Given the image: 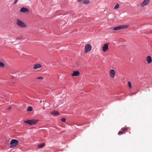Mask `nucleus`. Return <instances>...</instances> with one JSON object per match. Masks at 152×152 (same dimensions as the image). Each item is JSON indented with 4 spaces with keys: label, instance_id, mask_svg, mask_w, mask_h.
<instances>
[{
    "label": "nucleus",
    "instance_id": "nucleus-1",
    "mask_svg": "<svg viewBox=\"0 0 152 152\" xmlns=\"http://www.w3.org/2000/svg\"><path fill=\"white\" fill-rule=\"evenodd\" d=\"M38 121V119H32L24 121V122L29 125H33L36 124Z\"/></svg>",
    "mask_w": 152,
    "mask_h": 152
},
{
    "label": "nucleus",
    "instance_id": "nucleus-2",
    "mask_svg": "<svg viewBox=\"0 0 152 152\" xmlns=\"http://www.w3.org/2000/svg\"><path fill=\"white\" fill-rule=\"evenodd\" d=\"M18 142L19 141L18 140L15 139L12 140L10 142V148H13L16 146L18 144Z\"/></svg>",
    "mask_w": 152,
    "mask_h": 152
},
{
    "label": "nucleus",
    "instance_id": "nucleus-3",
    "mask_svg": "<svg viewBox=\"0 0 152 152\" xmlns=\"http://www.w3.org/2000/svg\"><path fill=\"white\" fill-rule=\"evenodd\" d=\"M16 24L18 26L24 28L26 27V24L24 22L18 19L17 20Z\"/></svg>",
    "mask_w": 152,
    "mask_h": 152
},
{
    "label": "nucleus",
    "instance_id": "nucleus-4",
    "mask_svg": "<svg viewBox=\"0 0 152 152\" xmlns=\"http://www.w3.org/2000/svg\"><path fill=\"white\" fill-rule=\"evenodd\" d=\"M128 27V26L127 25H121L120 26H117L115 27L113 29L114 30H118L120 29H123L124 28H127Z\"/></svg>",
    "mask_w": 152,
    "mask_h": 152
},
{
    "label": "nucleus",
    "instance_id": "nucleus-5",
    "mask_svg": "<svg viewBox=\"0 0 152 152\" xmlns=\"http://www.w3.org/2000/svg\"><path fill=\"white\" fill-rule=\"evenodd\" d=\"M92 47L91 45L89 44L86 45L85 46V52L87 53L91 51V50Z\"/></svg>",
    "mask_w": 152,
    "mask_h": 152
},
{
    "label": "nucleus",
    "instance_id": "nucleus-6",
    "mask_svg": "<svg viewBox=\"0 0 152 152\" xmlns=\"http://www.w3.org/2000/svg\"><path fill=\"white\" fill-rule=\"evenodd\" d=\"M150 0H144L142 3L141 6L143 7L147 5L149 2Z\"/></svg>",
    "mask_w": 152,
    "mask_h": 152
},
{
    "label": "nucleus",
    "instance_id": "nucleus-7",
    "mask_svg": "<svg viewBox=\"0 0 152 152\" xmlns=\"http://www.w3.org/2000/svg\"><path fill=\"white\" fill-rule=\"evenodd\" d=\"M110 75L111 77L114 78L115 75V72L114 69H111L110 71Z\"/></svg>",
    "mask_w": 152,
    "mask_h": 152
},
{
    "label": "nucleus",
    "instance_id": "nucleus-8",
    "mask_svg": "<svg viewBox=\"0 0 152 152\" xmlns=\"http://www.w3.org/2000/svg\"><path fill=\"white\" fill-rule=\"evenodd\" d=\"M20 11L21 12L25 13L26 12H28V10L27 8L23 7L21 8Z\"/></svg>",
    "mask_w": 152,
    "mask_h": 152
},
{
    "label": "nucleus",
    "instance_id": "nucleus-9",
    "mask_svg": "<svg viewBox=\"0 0 152 152\" xmlns=\"http://www.w3.org/2000/svg\"><path fill=\"white\" fill-rule=\"evenodd\" d=\"M80 74V72L78 71H74L72 74V76H77L79 75Z\"/></svg>",
    "mask_w": 152,
    "mask_h": 152
},
{
    "label": "nucleus",
    "instance_id": "nucleus-10",
    "mask_svg": "<svg viewBox=\"0 0 152 152\" xmlns=\"http://www.w3.org/2000/svg\"><path fill=\"white\" fill-rule=\"evenodd\" d=\"M108 49V44L106 43L105 44L103 47V50L105 52Z\"/></svg>",
    "mask_w": 152,
    "mask_h": 152
},
{
    "label": "nucleus",
    "instance_id": "nucleus-11",
    "mask_svg": "<svg viewBox=\"0 0 152 152\" xmlns=\"http://www.w3.org/2000/svg\"><path fill=\"white\" fill-rule=\"evenodd\" d=\"M41 65L40 64H35L34 65L33 68L34 69H36L37 68H39L41 67Z\"/></svg>",
    "mask_w": 152,
    "mask_h": 152
},
{
    "label": "nucleus",
    "instance_id": "nucleus-12",
    "mask_svg": "<svg viewBox=\"0 0 152 152\" xmlns=\"http://www.w3.org/2000/svg\"><path fill=\"white\" fill-rule=\"evenodd\" d=\"M146 60L148 63L149 64L152 62V59L150 56H148L146 58Z\"/></svg>",
    "mask_w": 152,
    "mask_h": 152
},
{
    "label": "nucleus",
    "instance_id": "nucleus-13",
    "mask_svg": "<svg viewBox=\"0 0 152 152\" xmlns=\"http://www.w3.org/2000/svg\"><path fill=\"white\" fill-rule=\"evenodd\" d=\"M51 114L54 115H56L59 114L58 112L56 110L53 111L51 112Z\"/></svg>",
    "mask_w": 152,
    "mask_h": 152
},
{
    "label": "nucleus",
    "instance_id": "nucleus-14",
    "mask_svg": "<svg viewBox=\"0 0 152 152\" xmlns=\"http://www.w3.org/2000/svg\"><path fill=\"white\" fill-rule=\"evenodd\" d=\"M44 145L43 143H41L38 145L37 147L39 148H41L44 146Z\"/></svg>",
    "mask_w": 152,
    "mask_h": 152
},
{
    "label": "nucleus",
    "instance_id": "nucleus-15",
    "mask_svg": "<svg viewBox=\"0 0 152 152\" xmlns=\"http://www.w3.org/2000/svg\"><path fill=\"white\" fill-rule=\"evenodd\" d=\"M90 1L88 0H85L84 1L83 3L84 4H89Z\"/></svg>",
    "mask_w": 152,
    "mask_h": 152
},
{
    "label": "nucleus",
    "instance_id": "nucleus-16",
    "mask_svg": "<svg viewBox=\"0 0 152 152\" xmlns=\"http://www.w3.org/2000/svg\"><path fill=\"white\" fill-rule=\"evenodd\" d=\"M32 110V108L30 106L28 107L27 109V111H31Z\"/></svg>",
    "mask_w": 152,
    "mask_h": 152
},
{
    "label": "nucleus",
    "instance_id": "nucleus-17",
    "mask_svg": "<svg viewBox=\"0 0 152 152\" xmlns=\"http://www.w3.org/2000/svg\"><path fill=\"white\" fill-rule=\"evenodd\" d=\"M119 7V5L118 4H116L114 6V8L115 9H117Z\"/></svg>",
    "mask_w": 152,
    "mask_h": 152
},
{
    "label": "nucleus",
    "instance_id": "nucleus-18",
    "mask_svg": "<svg viewBox=\"0 0 152 152\" xmlns=\"http://www.w3.org/2000/svg\"><path fill=\"white\" fill-rule=\"evenodd\" d=\"M43 78V77L42 76H39L37 77L36 79L38 80H42Z\"/></svg>",
    "mask_w": 152,
    "mask_h": 152
},
{
    "label": "nucleus",
    "instance_id": "nucleus-19",
    "mask_svg": "<svg viewBox=\"0 0 152 152\" xmlns=\"http://www.w3.org/2000/svg\"><path fill=\"white\" fill-rule=\"evenodd\" d=\"M128 85L130 88H132L131 83L130 81L128 82Z\"/></svg>",
    "mask_w": 152,
    "mask_h": 152
},
{
    "label": "nucleus",
    "instance_id": "nucleus-20",
    "mask_svg": "<svg viewBox=\"0 0 152 152\" xmlns=\"http://www.w3.org/2000/svg\"><path fill=\"white\" fill-rule=\"evenodd\" d=\"M66 118H63L61 119V121L63 122H65L66 121Z\"/></svg>",
    "mask_w": 152,
    "mask_h": 152
},
{
    "label": "nucleus",
    "instance_id": "nucleus-21",
    "mask_svg": "<svg viewBox=\"0 0 152 152\" xmlns=\"http://www.w3.org/2000/svg\"><path fill=\"white\" fill-rule=\"evenodd\" d=\"M23 38V37L22 36H20V37H17L16 38V39H21Z\"/></svg>",
    "mask_w": 152,
    "mask_h": 152
},
{
    "label": "nucleus",
    "instance_id": "nucleus-22",
    "mask_svg": "<svg viewBox=\"0 0 152 152\" xmlns=\"http://www.w3.org/2000/svg\"><path fill=\"white\" fill-rule=\"evenodd\" d=\"M17 1H18L17 0H15L13 4H15Z\"/></svg>",
    "mask_w": 152,
    "mask_h": 152
},
{
    "label": "nucleus",
    "instance_id": "nucleus-23",
    "mask_svg": "<svg viewBox=\"0 0 152 152\" xmlns=\"http://www.w3.org/2000/svg\"><path fill=\"white\" fill-rule=\"evenodd\" d=\"M77 1L79 2H80L81 1V0H77Z\"/></svg>",
    "mask_w": 152,
    "mask_h": 152
},
{
    "label": "nucleus",
    "instance_id": "nucleus-24",
    "mask_svg": "<svg viewBox=\"0 0 152 152\" xmlns=\"http://www.w3.org/2000/svg\"><path fill=\"white\" fill-rule=\"evenodd\" d=\"M136 93H132V95H134V94H136Z\"/></svg>",
    "mask_w": 152,
    "mask_h": 152
},
{
    "label": "nucleus",
    "instance_id": "nucleus-25",
    "mask_svg": "<svg viewBox=\"0 0 152 152\" xmlns=\"http://www.w3.org/2000/svg\"><path fill=\"white\" fill-rule=\"evenodd\" d=\"M124 132L123 131H122V132H121V134H123L124 133Z\"/></svg>",
    "mask_w": 152,
    "mask_h": 152
},
{
    "label": "nucleus",
    "instance_id": "nucleus-26",
    "mask_svg": "<svg viewBox=\"0 0 152 152\" xmlns=\"http://www.w3.org/2000/svg\"><path fill=\"white\" fill-rule=\"evenodd\" d=\"M11 107H9L7 109H8V110H9V109H11Z\"/></svg>",
    "mask_w": 152,
    "mask_h": 152
},
{
    "label": "nucleus",
    "instance_id": "nucleus-27",
    "mask_svg": "<svg viewBox=\"0 0 152 152\" xmlns=\"http://www.w3.org/2000/svg\"><path fill=\"white\" fill-rule=\"evenodd\" d=\"M121 131H120L118 133V134H120V133H121Z\"/></svg>",
    "mask_w": 152,
    "mask_h": 152
},
{
    "label": "nucleus",
    "instance_id": "nucleus-28",
    "mask_svg": "<svg viewBox=\"0 0 152 152\" xmlns=\"http://www.w3.org/2000/svg\"><path fill=\"white\" fill-rule=\"evenodd\" d=\"M127 129H126H126H124V130H127Z\"/></svg>",
    "mask_w": 152,
    "mask_h": 152
}]
</instances>
